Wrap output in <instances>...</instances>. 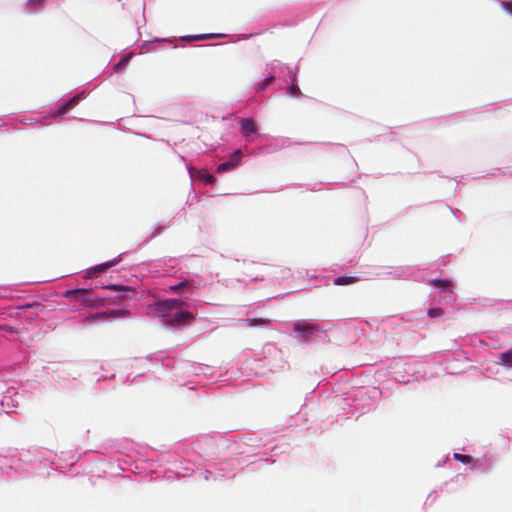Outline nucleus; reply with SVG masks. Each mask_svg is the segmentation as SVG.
<instances>
[{
    "label": "nucleus",
    "mask_w": 512,
    "mask_h": 512,
    "mask_svg": "<svg viewBox=\"0 0 512 512\" xmlns=\"http://www.w3.org/2000/svg\"><path fill=\"white\" fill-rule=\"evenodd\" d=\"M160 317L164 319L165 324L170 326H177L194 319L193 314H191L190 312L180 310H177L174 313H162Z\"/></svg>",
    "instance_id": "nucleus-1"
},
{
    "label": "nucleus",
    "mask_w": 512,
    "mask_h": 512,
    "mask_svg": "<svg viewBox=\"0 0 512 512\" xmlns=\"http://www.w3.org/2000/svg\"><path fill=\"white\" fill-rule=\"evenodd\" d=\"M128 315H129V311L125 310V309L111 310V311H107V312H98V313L88 316L85 319V323L91 324L97 320L116 319L119 317H126Z\"/></svg>",
    "instance_id": "nucleus-2"
},
{
    "label": "nucleus",
    "mask_w": 512,
    "mask_h": 512,
    "mask_svg": "<svg viewBox=\"0 0 512 512\" xmlns=\"http://www.w3.org/2000/svg\"><path fill=\"white\" fill-rule=\"evenodd\" d=\"M185 303L178 299H167L156 304V311L159 316L162 313H171L174 310H179Z\"/></svg>",
    "instance_id": "nucleus-3"
},
{
    "label": "nucleus",
    "mask_w": 512,
    "mask_h": 512,
    "mask_svg": "<svg viewBox=\"0 0 512 512\" xmlns=\"http://www.w3.org/2000/svg\"><path fill=\"white\" fill-rule=\"evenodd\" d=\"M75 301H78L82 306L87 308H97L102 305L100 298L94 297L88 290L84 289L83 294H78Z\"/></svg>",
    "instance_id": "nucleus-4"
},
{
    "label": "nucleus",
    "mask_w": 512,
    "mask_h": 512,
    "mask_svg": "<svg viewBox=\"0 0 512 512\" xmlns=\"http://www.w3.org/2000/svg\"><path fill=\"white\" fill-rule=\"evenodd\" d=\"M242 158L241 150H236L231 156L230 159L224 163H221L217 167L218 173H224L230 171L238 166Z\"/></svg>",
    "instance_id": "nucleus-5"
},
{
    "label": "nucleus",
    "mask_w": 512,
    "mask_h": 512,
    "mask_svg": "<svg viewBox=\"0 0 512 512\" xmlns=\"http://www.w3.org/2000/svg\"><path fill=\"white\" fill-rule=\"evenodd\" d=\"M240 129H241V133L245 137H248L250 135H254L257 132L255 122L251 118H243V119H241L240 120Z\"/></svg>",
    "instance_id": "nucleus-6"
},
{
    "label": "nucleus",
    "mask_w": 512,
    "mask_h": 512,
    "mask_svg": "<svg viewBox=\"0 0 512 512\" xmlns=\"http://www.w3.org/2000/svg\"><path fill=\"white\" fill-rule=\"evenodd\" d=\"M121 260L120 256L115 258L114 260L99 264L95 266L91 271L88 272L89 276H92L93 274H99L103 273L109 268L115 266L119 261Z\"/></svg>",
    "instance_id": "nucleus-7"
},
{
    "label": "nucleus",
    "mask_w": 512,
    "mask_h": 512,
    "mask_svg": "<svg viewBox=\"0 0 512 512\" xmlns=\"http://www.w3.org/2000/svg\"><path fill=\"white\" fill-rule=\"evenodd\" d=\"M315 330V326L308 322H297L294 324V331L301 333L303 336L310 335Z\"/></svg>",
    "instance_id": "nucleus-8"
},
{
    "label": "nucleus",
    "mask_w": 512,
    "mask_h": 512,
    "mask_svg": "<svg viewBox=\"0 0 512 512\" xmlns=\"http://www.w3.org/2000/svg\"><path fill=\"white\" fill-rule=\"evenodd\" d=\"M79 99H80L79 95L72 97L70 100H68L67 102H65L64 104H62L60 106V108L57 110L55 115L61 116L65 113H67L70 109H72L75 105L78 104Z\"/></svg>",
    "instance_id": "nucleus-9"
},
{
    "label": "nucleus",
    "mask_w": 512,
    "mask_h": 512,
    "mask_svg": "<svg viewBox=\"0 0 512 512\" xmlns=\"http://www.w3.org/2000/svg\"><path fill=\"white\" fill-rule=\"evenodd\" d=\"M431 284L435 287L440 288L443 291L446 292H453V284L449 280H442V279H433L431 280Z\"/></svg>",
    "instance_id": "nucleus-10"
},
{
    "label": "nucleus",
    "mask_w": 512,
    "mask_h": 512,
    "mask_svg": "<svg viewBox=\"0 0 512 512\" xmlns=\"http://www.w3.org/2000/svg\"><path fill=\"white\" fill-rule=\"evenodd\" d=\"M243 322L249 327L269 326L270 325V320L264 319V318H249V319L243 320Z\"/></svg>",
    "instance_id": "nucleus-11"
},
{
    "label": "nucleus",
    "mask_w": 512,
    "mask_h": 512,
    "mask_svg": "<svg viewBox=\"0 0 512 512\" xmlns=\"http://www.w3.org/2000/svg\"><path fill=\"white\" fill-rule=\"evenodd\" d=\"M357 282V278L354 276H339L334 280V284L338 286L350 285Z\"/></svg>",
    "instance_id": "nucleus-12"
},
{
    "label": "nucleus",
    "mask_w": 512,
    "mask_h": 512,
    "mask_svg": "<svg viewBox=\"0 0 512 512\" xmlns=\"http://www.w3.org/2000/svg\"><path fill=\"white\" fill-rule=\"evenodd\" d=\"M499 359L502 364L512 367V350L501 353Z\"/></svg>",
    "instance_id": "nucleus-13"
},
{
    "label": "nucleus",
    "mask_w": 512,
    "mask_h": 512,
    "mask_svg": "<svg viewBox=\"0 0 512 512\" xmlns=\"http://www.w3.org/2000/svg\"><path fill=\"white\" fill-rule=\"evenodd\" d=\"M84 293V289H74V290H67L63 293V296L65 298H71L73 300H75L76 296H78V294H83Z\"/></svg>",
    "instance_id": "nucleus-14"
},
{
    "label": "nucleus",
    "mask_w": 512,
    "mask_h": 512,
    "mask_svg": "<svg viewBox=\"0 0 512 512\" xmlns=\"http://www.w3.org/2000/svg\"><path fill=\"white\" fill-rule=\"evenodd\" d=\"M199 177L206 183V184H213L215 182V177L212 174H209L205 171H201L199 173Z\"/></svg>",
    "instance_id": "nucleus-15"
},
{
    "label": "nucleus",
    "mask_w": 512,
    "mask_h": 512,
    "mask_svg": "<svg viewBox=\"0 0 512 512\" xmlns=\"http://www.w3.org/2000/svg\"><path fill=\"white\" fill-rule=\"evenodd\" d=\"M35 309L37 312L42 311V305L39 302L28 303L22 306H18L17 309Z\"/></svg>",
    "instance_id": "nucleus-16"
},
{
    "label": "nucleus",
    "mask_w": 512,
    "mask_h": 512,
    "mask_svg": "<svg viewBox=\"0 0 512 512\" xmlns=\"http://www.w3.org/2000/svg\"><path fill=\"white\" fill-rule=\"evenodd\" d=\"M454 459L459 461V462H462V463H470L472 461V457L471 456L460 454V453H455L454 454Z\"/></svg>",
    "instance_id": "nucleus-17"
},
{
    "label": "nucleus",
    "mask_w": 512,
    "mask_h": 512,
    "mask_svg": "<svg viewBox=\"0 0 512 512\" xmlns=\"http://www.w3.org/2000/svg\"><path fill=\"white\" fill-rule=\"evenodd\" d=\"M131 55H125L121 60L115 65V69L118 70L121 67H124L130 60Z\"/></svg>",
    "instance_id": "nucleus-18"
},
{
    "label": "nucleus",
    "mask_w": 512,
    "mask_h": 512,
    "mask_svg": "<svg viewBox=\"0 0 512 512\" xmlns=\"http://www.w3.org/2000/svg\"><path fill=\"white\" fill-rule=\"evenodd\" d=\"M46 0H28L26 2V6L30 8H34L36 6H41L45 3Z\"/></svg>",
    "instance_id": "nucleus-19"
},
{
    "label": "nucleus",
    "mask_w": 512,
    "mask_h": 512,
    "mask_svg": "<svg viewBox=\"0 0 512 512\" xmlns=\"http://www.w3.org/2000/svg\"><path fill=\"white\" fill-rule=\"evenodd\" d=\"M0 330L6 331L9 333H19L20 332L19 329L15 328L13 326L7 325V324L0 325Z\"/></svg>",
    "instance_id": "nucleus-20"
},
{
    "label": "nucleus",
    "mask_w": 512,
    "mask_h": 512,
    "mask_svg": "<svg viewBox=\"0 0 512 512\" xmlns=\"http://www.w3.org/2000/svg\"><path fill=\"white\" fill-rule=\"evenodd\" d=\"M289 94L292 96V97H297L299 94H301V91L299 89V87L295 84H292L290 87H289Z\"/></svg>",
    "instance_id": "nucleus-21"
},
{
    "label": "nucleus",
    "mask_w": 512,
    "mask_h": 512,
    "mask_svg": "<svg viewBox=\"0 0 512 512\" xmlns=\"http://www.w3.org/2000/svg\"><path fill=\"white\" fill-rule=\"evenodd\" d=\"M442 315V310L440 308H432L428 311V316L431 318L439 317Z\"/></svg>",
    "instance_id": "nucleus-22"
},
{
    "label": "nucleus",
    "mask_w": 512,
    "mask_h": 512,
    "mask_svg": "<svg viewBox=\"0 0 512 512\" xmlns=\"http://www.w3.org/2000/svg\"><path fill=\"white\" fill-rule=\"evenodd\" d=\"M501 7L504 11H506L507 13H509L510 15H512V2H508V1H502L501 2Z\"/></svg>",
    "instance_id": "nucleus-23"
},
{
    "label": "nucleus",
    "mask_w": 512,
    "mask_h": 512,
    "mask_svg": "<svg viewBox=\"0 0 512 512\" xmlns=\"http://www.w3.org/2000/svg\"><path fill=\"white\" fill-rule=\"evenodd\" d=\"M105 288L111 289L113 291H130V289L128 287L122 286V285H109V286H106Z\"/></svg>",
    "instance_id": "nucleus-24"
},
{
    "label": "nucleus",
    "mask_w": 512,
    "mask_h": 512,
    "mask_svg": "<svg viewBox=\"0 0 512 512\" xmlns=\"http://www.w3.org/2000/svg\"><path fill=\"white\" fill-rule=\"evenodd\" d=\"M188 285V282L187 281H182L180 282L179 284L177 285H173V286H170L169 289L173 292H177L179 291L180 289H182L183 287H186Z\"/></svg>",
    "instance_id": "nucleus-25"
},
{
    "label": "nucleus",
    "mask_w": 512,
    "mask_h": 512,
    "mask_svg": "<svg viewBox=\"0 0 512 512\" xmlns=\"http://www.w3.org/2000/svg\"><path fill=\"white\" fill-rule=\"evenodd\" d=\"M215 37H216V35H214V34H202V35L194 36L193 39L194 40H205V39H212Z\"/></svg>",
    "instance_id": "nucleus-26"
},
{
    "label": "nucleus",
    "mask_w": 512,
    "mask_h": 512,
    "mask_svg": "<svg viewBox=\"0 0 512 512\" xmlns=\"http://www.w3.org/2000/svg\"><path fill=\"white\" fill-rule=\"evenodd\" d=\"M273 80H274L273 76L265 79L264 83L258 88V91L264 90Z\"/></svg>",
    "instance_id": "nucleus-27"
}]
</instances>
